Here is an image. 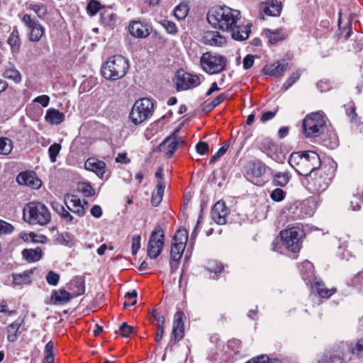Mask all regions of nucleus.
I'll use <instances>...</instances> for the list:
<instances>
[{
	"label": "nucleus",
	"instance_id": "obj_15",
	"mask_svg": "<svg viewBox=\"0 0 363 363\" xmlns=\"http://www.w3.org/2000/svg\"><path fill=\"white\" fill-rule=\"evenodd\" d=\"M289 63L284 60H279L274 63L266 65L263 68V72L266 75L274 77H281L288 68Z\"/></svg>",
	"mask_w": 363,
	"mask_h": 363
},
{
	"label": "nucleus",
	"instance_id": "obj_23",
	"mask_svg": "<svg viewBox=\"0 0 363 363\" xmlns=\"http://www.w3.org/2000/svg\"><path fill=\"white\" fill-rule=\"evenodd\" d=\"M68 289L73 298L83 294L85 291L84 281L81 277H76L70 281Z\"/></svg>",
	"mask_w": 363,
	"mask_h": 363
},
{
	"label": "nucleus",
	"instance_id": "obj_61",
	"mask_svg": "<svg viewBox=\"0 0 363 363\" xmlns=\"http://www.w3.org/2000/svg\"><path fill=\"white\" fill-rule=\"evenodd\" d=\"M53 348H54V344L52 342L50 341L48 342L45 347L44 352L45 356V357H51V359H54V354H53Z\"/></svg>",
	"mask_w": 363,
	"mask_h": 363
},
{
	"label": "nucleus",
	"instance_id": "obj_31",
	"mask_svg": "<svg viewBox=\"0 0 363 363\" xmlns=\"http://www.w3.org/2000/svg\"><path fill=\"white\" fill-rule=\"evenodd\" d=\"M22 321L16 320L11 323L7 328V339L9 342H15L19 334V329L21 326Z\"/></svg>",
	"mask_w": 363,
	"mask_h": 363
},
{
	"label": "nucleus",
	"instance_id": "obj_60",
	"mask_svg": "<svg viewBox=\"0 0 363 363\" xmlns=\"http://www.w3.org/2000/svg\"><path fill=\"white\" fill-rule=\"evenodd\" d=\"M243 68L248 69L251 68L254 64V56L252 55H247L243 59Z\"/></svg>",
	"mask_w": 363,
	"mask_h": 363
},
{
	"label": "nucleus",
	"instance_id": "obj_39",
	"mask_svg": "<svg viewBox=\"0 0 363 363\" xmlns=\"http://www.w3.org/2000/svg\"><path fill=\"white\" fill-rule=\"evenodd\" d=\"M4 77L13 81L15 83H19L21 81V74L18 70L13 67L6 68L4 72Z\"/></svg>",
	"mask_w": 363,
	"mask_h": 363
},
{
	"label": "nucleus",
	"instance_id": "obj_57",
	"mask_svg": "<svg viewBox=\"0 0 363 363\" xmlns=\"http://www.w3.org/2000/svg\"><path fill=\"white\" fill-rule=\"evenodd\" d=\"M13 227L4 221H0V234L10 233L13 231Z\"/></svg>",
	"mask_w": 363,
	"mask_h": 363
},
{
	"label": "nucleus",
	"instance_id": "obj_12",
	"mask_svg": "<svg viewBox=\"0 0 363 363\" xmlns=\"http://www.w3.org/2000/svg\"><path fill=\"white\" fill-rule=\"evenodd\" d=\"M65 203L68 210L79 217L85 215L86 207L82 205L80 199L76 195L67 194L65 196Z\"/></svg>",
	"mask_w": 363,
	"mask_h": 363
},
{
	"label": "nucleus",
	"instance_id": "obj_58",
	"mask_svg": "<svg viewBox=\"0 0 363 363\" xmlns=\"http://www.w3.org/2000/svg\"><path fill=\"white\" fill-rule=\"evenodd\" d=\"M151 315L157 321V328L164 327L165 318L163 315H159L156 309L152 310Z\"/></svg>",
	"mask_w": 363,
	"mask_h": 363
},
{
	"label": "nucleus",
	"instance_id": "obj_54",
	"mask_svg": "<svg viewBox=\"0 0 363 363\" xmlns=\"http://www.w3.org/2000/svg\"><path fill=\"white\" fill-rule=\"evenodd\" d=\"M87 11L91 14H96L100 9V4L95 1L91 0L87 5Z\"/></svg>",
	"mask_w": 363,
	"mask_h": 363
},
{
	"label": "nucleus",
	"instance_id": "obj_4",
	"mask_svg": "<svg viewBox=\"0 0 363 363\" xmlns=\"http://www.w3.org/2000/svg\"><path fill=\"white\" fill-rule=\"evenodd\" d=\"M334 172L331 167H318L306 177L307 189L313 193L325 191L334 177Z\"/></svg>",
	"mask_w": 363,
	"mask_h": 363
},
{
	"label": "nucleus",
	"instance_id": "obj_52",
	"mask_svg": "<svg viewBox=\"0 0 363 363\" xmlns=\"http://www.w3.org/2000/svg\"><path fill=\"white\" fill-rule=\"evenodd\" d=\"M141 236L139 235H133L132 238V254L135 255L140 248Z\"/></svg>",
	"mask_w": 363,
	"mask_h": 363
},
{
	"label": "nucleus",
	"instance_id": "obj_53",
	"mask_svg": "<svg viewBox=\"0 0 363 363\" xmlns=\"http://www.w3.org/2000/svg\"><path fill=\"white\" fill-rule=\"evenodd\" d=\"M270 196L272 200L279 202L284 199L285 192L281 189L277 188L272 192Z\"/></svg>",
	"mask_w": 363,
	"mask_h": 363
},
{
	"label": "nucleus",
	"instance_id": "obj_19",
	"mask_svg": "<svg viewBox=\"0 0 363 363\" xmlns=\"http://www.w3.org/2000/svg\"><path fill=\"white\" fill-rule=\"evenodd\" d=\"M203 42L211 46L222 47L226 43V39L218 31H206L203 36Z\"/></svg>",
	"mask_w": 363,
	"mask_h": 363
},
{
	"label": "nucleus",
	"instance_id": "obj_45",
	"mask_svg": "<svg viewBox=\"0 0 363 363\" xmlns=\"http://www.w3.org/2000/svg\"><path fill=\"white\" fill-rule=\"evenodd\" d=\"M61 150V145L58 143H54L48 149L49 157L51 162H55L57 157Z\"/></svg>",
	"mask_w": 363,
	"mask_h": 363
},
{
	"label": "nucleus",
	"instance_id": "obj_40",
	"mask_svg": "<svg viewBox=\"0 0 363 363\" xmlns=\"http://www.w3.org/2000/svg\"><path fill=\"white\" fill-rule=\"evenodd\" d=\"M348 350L359 357H363V337L349 345Z\"/></svg>",
	"mask_w": 363,
	"mask_h": 363
},
{
	"label": "nucleus",
	"instance_id": "obj_29",
	"mask_svg": "<svg viewBox=\"0 0 363 363\" xmlns=\"http://www.w3.org/2000/svg\"><path fill=\"white\" fill-rule=\"evenodd\" d=\"M33 274V270H26L20 274H13V281L15 285H24L29 284L31 283V275Z\"/></svg>",
	"mask_w": 363,
	"mask_h": 363
},
{
	"label": "nucleus",
	"instance_id": "obj_32",
	"mask_svg": "<svg viewBox=\"0 0 363 363\" xmlns=\"http://www.w3.org/2000/svg\"><path fill=\"white\" fill-rule=\"evenodd\" d=\"M22 255L28 262H34L41 258L42 250L40 247H36L35 249H26L23 250Z\"/></svg>",
	"mask_w": 363,
	"mask_h": 363
},
{
	"label": "nucleus",
	"instance_id": "obj_10",
	"mask_svg": "<svg viewBox=\"0 0 363 363\" xmlns=\"http://www.w3.org/2000/svg\"><path fill=\"white\" fill-rule=\"evenodd\" d=\"M303 232L298 228H291L280 233V237L283 244L286 247L293 252H296L301 248V238Z\"/></svg>",
	"mask_w": 363,
	"mask_h": 363
},
{
	"label": "nucleus",
	"instance_id": "obj_56",
	"mask_svg": "<svg viewBox=\"0 0 363 363\" xmlns=\"http://www.w3.org/2000/svg\"><path fill=\"white\" fill-rule=\"evenodd\" d=\"M208 145L206 142L200 141L196 145V152L201 155L207 154L208 152Z\"/></svg>",
	"mask_w": 363,
	"mask_h": 363
},
{
	"label": "nucleus",
	"instance_id": "obj_51",
	"mask_svg": "<svg viewBox=\"0 0 363 363\" xmlns=\"http://www.w3.org/2000/svg\"><path fill=\"white\" fill-rule=\"evenodd\" d=\"M60 276L53 271H50L47 274L46 281L50 285L56 286L58 284Z\"/></svg>",
	"mask_w": 363,
	"mask_h": 363
},
{
	"label": "nucleus",
	"instance_id": "obj_63",
	"mask_svg": "<svg viewBox=\"0 0 363 363\" xmlns=\"http://www.w3.org/2000/svg\"><path fill=\"white\" fill-rule=\"evenodd\" d=\"M278 111V108H277L274 111H265L262 113L261 117L262 122H266L272 118H273Z\"/></svg>",
	"mask_w": 363,
	"mask_h": 363
},
{
	"label": "nucleus",
	"instance_id": "obj_27",
	"mask_svg": "<svg viewBox=\"0 0 363 363\" xmlns=\"http://www.w3.org/2000/svg\"><path fill=\"white\" fill-rule=\"evenodd\" d=\"M45 119L52 125H59L65 120V114L57 109L51 108L48 111Z\"/></svg>",
	"mask_w": 363,
	"mask_h": 363
},
{
	"label": "nucleus",
	"instance_id": "obj_50",
	"mask_svg": "<svg viewBox=\"0 0 363 363\" xmlns=\"http://www.w3.org/2000/svg\"><path fill=\"white\" fill-rule=\"evenodd\" d=\"M301 73L298 71L294 72L284 84V89H289L299 79Z\"/></svg>",
	"mask_w": 363,
	"mask_h": 363
},
{
	"label": "nucleus",
	"instance_id": "obj_9",
	"mask_svg": "<svg viewBox=\"0 0 363 363\" xmlns=\"http://www.w3.org/2000/svg\"><path fill=\"white\" fill-rule=\"evenodd\" d=\"M164 234L160 226H157L152 232L147 245V256L150 259L157 258L164 247Z\"/></svg>",
	"mask_w": 363,
	"mask_h": 363
},
{
	"label": "nucleus",
	"instance_id": "obj_1",
	"mask_svg": "<svg viewBox=\"0 0 363 363\" xmlns=\"http://www.w3.org/2000/svg\"><path fill=\"white\" fill-rule=\"evenodd\" d=\"M241 17L239 10L227 6H215L207 13V21L216 29L228 31L238 23Z\"/></svg>",
	"mask_w": 363,
	"mask_h": 363
},
{
	"label": "nucleus",
	"instance_id": "obj_49",
	"mask_svg": "<svg viewBox=\"0 0 363 363\" xmlns=\"http://www.w3.org/2000/svg\"><path fill=\"white\" fill-rule=\"evenodd\" d=\"M79 189L85 196H91L95 194L94 189L88 183H82Z\"/></svg>",
	"mask_w": 363,
	"mask_h": 363
},
{
	"label": "nucleus",
	"instance_id": "obj_2",
	"mask_svg": "<svg viewBox=\"0 0 363 363\" xmlns=\"http://www.w3.org/2000/svg\"><path fill=\"white\" fill-rule=\"evenodd\" d=\"M320 163L319 155L313 151L295 152L289 159V164L298 174L305 177L320 167Z\"/></svg>",
	"mask_w": 363,
	"mask_h": 363
},
{
	"label": "nucleus",
	"instance_id": "obj_13",
	"mask_svg": "<svg viewBox=\"0 0 363 363\" xmlns=\"http://www.w3.org/2000/svg\"><path fill=\"white\" fill-rule=\"evenodd\" d=\"M230 213V210L226 206L225 203L219 201L215 203L211 211V217L213 220L219 225L226 223V217Z\"/></svg>",
	"mask_w": 363,
	"mask_h": 363
},
{
	"label": "nucleus",
	"instance_id": "obj_7",
	"mask_svg": "<svg viewBox=\"0 0 363 363\" xmlns=\"http://www.w3.org/2000/svg\"><path fill=\"white\" fill-rule=\"evenodd\" d=\"M225 57L211 52L203 53L200 58V65L203 72L208 74H216L225 70L227 65Z\"/></svg>",
	"mask_w": 363,
	"mask_h": 363
},
{
	"label": "nucleus",
	"instance_id": "obj_22",
	"mask_svg": "<svg viewBox=\"0 0 363 363\" xmlns=\"http://www.w3.org/2000/svg\"><path fill=\"white\" fill-rule=\"evenodd\" d=\"M73 298L72 295L65 289L55 290L51 296V301L55 305H65Z\"/></svg>",
	"mask_w": 363,
	"mask_h": 363
},
{
	"label": "nucleus",
	"instance_id": "obj_24",
	"mask_svg": "<svg viewBox=\"0 0 363 363\" xmlns=\"http://www.w3.org/2000/svg\"><path fill=\"white\" fill-rule=\"evenodd\" d=\"M52 209L60 216V218L66 223H72L74 217L70 214L69 211L66 210L62 204L57 201L51 203Z\"/></svg>",
	"mask_w": 363,
	"mask_h": 363
},
{
	"label": "nucleus",
	"instance_id": "obj_21",
	"mask_svg": "<svg viewBox=\"0 0 363 363\" xmlns=\"http://www.w3.org/2000/svg\"><path fill=\"white\" fill-rule=\"evenodd\" d=\"M228 31L231 33V36L234 40L242 41L248 38L251 30L250 25H238L236 23Z\"/></svg>",
	"mask_w": 363,
	"mask_h": 363
},
{
	"label": "nucleus",
	"instance_id": "obj_38",
	"mask_svg": "<svg viewBox=\"0 0 363 363\" xmlns=\"http://www.w3.org/2000/svg\"><path fill=\"white\" fill-rule=\"evenodd\" d=\"M189 10L188 4L182 2L175 7L174 15L178 20H182L187 16Z\"/></svg>",
	"mask_w": 363,
	"mask_h": 363
},
{
	"label": "nucleus",
	"instance_id": "obj_26",
	"mask_svg": "<svg viewBox=\"0 0 363 363\" xmlns=\"http://www.w3.org/2000/svg\"><path fill=\"white\" fill-rule=\"evenodd\" d=\"M265 172V165L260 161L255 162L249 164L247 174L253 177H260Z\"/></svg>",
	"mask_w": 363,
	"mask_h": 363
},
{
	"label": "nucleus",
	"instance_id": "obj_62",
	"mask_svg": "<svg viewBox=\"0 0 363 363\" xmlns=\"http://www.w3.org/2000/svg\"><path fill=\"white\" fill-rule=\"evenodd\" d=\"M163 25L169 33L175 34L177 32V28L174 23L171 21H166Z\"/></svg>",
	"mask_w": 363,
	"mask_h": 363
},
{
	"label": "nucleus",
	"instance_id": "obj_33",
	"mask_svg": "<svg viewBox=\"0 0 363 363\" xmlns=\"http://www.w3.org/2000/svg\"><path fill=\"white\" fill-rule=\"evenodd\" d=\"M184 245L172 242L171 247V258L174 261H178L182 257L184 250L185 249Z\"/></svg>",
	"mask_w": 363,
	"mask_h": 363
},
{
	"label": "nucleus",
	"instance_id": "obj_14",
	"mask_svg": "<svg viewBox=\"0 0 363 363\" xmlns=\"http://www.w3.org/2000/svg\"><path fill=\"white\" fill-rule=\"evenodd\" d=\"M281 4L278 0H267L260 4L259 12L262 18L263 14L270 16H278L281 13Z\"/></svg>",
	"mask_w": 363,
	"mask_h": 363
},
{
	"label": "nucleus",
	"instance_id": "obj_46",
	"mask_svg": "<svg viewBox=\"0 0 363 363\" xmlns=\"http://www.w3.org/2000/svg\"><path fill=\"white\" fill-rule=\"evenodd\" d=\"M133 332V328L129 325L126 322L122 323L119 327L118 333L123 337H128L130 334Z\"/></svg>",
	"mask_w": 363,
	"mask_h": 363
},
{
	"label": "nucleus",
	"instance_id": "obj_6",
	"mask_svg": "<svg viewBox=\"0 0 363 363\" xmlns=\"http://www.w3.org/2000/svg\"><path fill=\"white\" fill-rule=\"evenodd\" d=\"M326 118L322 111L308 114L303 121V133L306 138L318 137L325 129Z\"/></svg>",
	"mask_w": 363,
	"mask_h": 363
},
{
	"label": "nucleus",
	"instance_id": "obj_30",
	"mask_svg": "<svg viewBox=\"0 0 363 363\" xmlns=\"http://www.w3.org/2000/svg\"><path fill=\"white\" fill-rule=\"evenodd\" d=\"M264 33L270 44H275L279 40L286 38V35L283 32L281 28L274 30L267 29L264 30Z\"/></svg>",
	"mask_w": 363,
	"mask_h": 363
},
{
	"label": "nucleus",
	"instance_id": "obj_42",
	"mask_svg": "<svg viewBox=\"0 0 363 363\" xmlns=\"http://www.w3.org/2000/svg\"><path fill=\"white\" fill-rule=\"evenodd\" d=\"M162 145L164 147L167 145L166 148V156L167 157H171L177 148L178 147V143L176 141H173L172 138H167Z\"/></svg>",
	"mask_w": 363,
	"mask_h": 363
},
{
	"label": "nucleus",
	"instance_id": "obj_28",
	"mask_svg": "<svg viewBox=\"0 0 363 363\" xmlns=\"http://www.w3.org/2000/svg\"><path fill=\"white\" fill-rule=\"evenodd\" d=\"M312 290L313 292L318 294L322 298H329L335 292V289H328L325 286V284L321 281H315L312 284Z\"/></svg>",
	"mask_w": 363,
	"mask_h": 363
},
{
	"label": "nucleus",
	"instance_id": "obj_3",
	"mask_svg": "<svg viewBox=\"0 0 363 363\" xmlns=\"http://www.w3.org/2000/svg\"><path fill=\"white\" fill-rule=\"evenodd\" d=\"M129 68L128 61L122 55H116L110 57L102 65L101 75L107 80L116 81L123 78Z\"/></svg>",
	"mask_w": 363,
	"mask_h": 363
},
{
	"label": "nucleus",
	"instance_id": "obj_43",
	"mask_svg": "<svg viewBox=\"0 0 363 363\" xmlns=\"http://www.w3.org/2000/svg\"><path fill=\"white\" fill-rule=\"evenodd\" d=\"M29 9L33 11L38 17L42 19L44 18L48 13L47 6L43 4H30L29 6Z\"/></svg>",
	"mask_w": 363,
	"mask_h": 363
},
{
	"label": "nucleus",
	"instance_id": "obj_55",
	"mask_svg": "<svg viewBox=\"0 0 363 363\" xmlns=\"http://www.w3.org/2000/svg\"><path fill=\"white\" fill-rule=\"evenodd\" d=\"M345 106L347 107L346 113L348 116V117L351 118L352 121L356 120L357 115L355 112L354 104L351 101L348 104H347Z\"/></svg>",
	"mask_w": 363,
	"mask_h": 363
},
{
	"label": "nucleus",
	"instance_id": "obj_20",
	"mask_svg": "<svg viewBox=\"0 0 363 363\" xmlns=\"http://www.w3.org/2000/svg\"><path fill=\"white\" fill-rule=\"evenodd\" d=\"M130 33L136 38H145L150 35L149 26L140 21H132L128 26Z\"/></svg>",
	"mask_w": 363,
	"mask_h": 363
},
{
	"label": "nucleus",
	"instance_id": "obj_18",
	"mask_svg": "<svg viewBox=\"0 0 363 363\" xmlns=\"http://www.w3.org/2000/svg\"><path fill=\"white\" fill-rule=\"evenodd\" d=\"M184 314L182 311H177L174 316L172 335L175 342L180 341L184 335L183 318Z\"/></svg>",
	"mask_w": 363,
	"mask_h": 363
},
{
	"label": "nucleus",
	"instance_id": "obj_41",
	"mask_svg": "<svg viewBox=\"0 0 363 363\" xmlns=\"http://www.w3.org/2000/svg\"><path fill=\"white\" fill-rule=\"evenodd\" d=\"M13 149L12 141L7 138H0V154L9 155Z\"/></svg>",
	"mask_w": 363,
	"mask_h": 363
},
{
	"label": "nucleus",
	"instance_id": "obj_35",
	"mask_svg": "<svg viewBox=\"0 0 363 363\" xmlns=\"http://www.w3.org/2000/svg\"><path fill=\"white\" fill-rule=\"evenodd\" d=\"M8 43L10 45L12 51L18 52L20 49L21 41L18 31L14 29L8 38Z\"/></svg>",
	"mask_w": 363,
	"mask_h": 363
},
{
	"label": "nucleus",
	"instance_id": "obj_59",
	"mask_svg": "<svg viewBox=\"0 0 363 363\" xmlns=\"http://www.w3.org/2000/svg\"><path fill=\"white\" fill-rule=\"evenodd\" d=\"M269 357L267 355L262 354L250 359L245 363H268Z\"/></svg>",
	"mask_w": 363,
	"mask_h": 363
},
{
	"label": "nucleus",
	"instance_id": "obj_44",
	"mask_svg": "<svg viewBox=\"0 0 363 363\" xmlns=\"http://www.w3.org/2000/svg\"><path fill=\"white\" fill-rule=\"evenodd\" d=\"M188 240V232L185 229H179L177 230L174 238L173 242L177 243H182L186 245Z\"/></svg>",
	"mask_w": 363,
	"mask_h": 363
},
{
	"label": "nucleus",
	"instance_id": "obj_16",
	"mask_svg": "<svg viewBox=\"0 0 363 363\" xmlns=\"http://www.w3.org/2000/svg\"><path fill=\"white\" fill-rule=\"evenodd\" d=\"M16 181L21 185H25L34 189H39L42 185L41 180L31 172L20 173L16 177Z\"/></svg>",
	"mask_w": 363,
	"mask_h": 363
},
{
	"label": "nucleus",
	"instance_id": "obj_34",
	"mask_svg": "<svg viewBox=\"0 0 363 363\" xmlns=\"http://www.w3.org/2000/svg\"><path fill=\"white\" fill-rule=\"evenodd\" d=\"M290 175L288 172H277L274 174L272 180L275 186H285L290 180Z\"/></svg>",
	"mask_w": 363,
	"mask_h": 363
},
{
	"label": "nucleus",
	"instance_id": "obj_17",
	"mask_svg": "<svg viewBox=\"0 0 363 363\" xmlns=\"http://www.w3.org/2000/svg\"><path fill=\"white\" fill-rule=\"evenodd\" d=\"M86 170L94 172L99 178H102L106 172V164L104 162L94 157H90L84 163Z\"/></svg>",
	"mask_w": 363,
	"mask_h": 363
},
{
	"label": "nucleus",
	"instance_id": "obj_64",
	"mask_svg": "<svg viewBox=\"0 0 363 363\" xmlns=\"http://www.w3.org/2000/svg\"><path fill=\"white\" fill-rule=\"evenodd\" d=\"M35 101L40 104L43 106L46 107L49 104L50 97L47 95H41L38 96L35 99Z\"/></svg>",
	"mask_w": 363,
	"mask_h": 363
},
{
	"label": "nucleus",
	"instance_id": "obj_36",
	"mask_svg": "<svg viewBox=\"0 0 363 363\" xmlns=\"http://www.w3.org/2000/svg\"><path fill=\"white\" fill-rule=\"evenodd\" d=\"M300 271L303 279H309L313 274V264L308 260L304 261L300 267Z\"/></svg>",
	"mask_w": 363,
	"mask_h": 363
},
{
	"label": "nucleus",
	"instance_id": "obj_25",
	"mask_svg": "<svg viewBox=\"0 0 363 363\" xmlns=\"http://www.w3.org/2000/svg\"><path fill=\"white\" fill-rule=\"evenodd\" d=\"M165 184L162 180H159L156 186V191H153L151 198V203L153 206H158L161 203L164 192Z\"/></svg>",
	"mask_w": 363,
	"mask_h": 363
},
{
	"label": "nucleus",
	"instance_id": "obj_5",
	"mask_svg": "<svg viewBox=\"0 0 363 363\" xmlns=\"http://www.w3.org/2000/svg\"><path fill=\"white\" fill-rule=\"evenodd\" d=\"M23 217L30 225H45L51 220L48 208L41 202L28 203L23 209Z\"/></svg>",
	"mask_w": 363,
	"mask_h": 363
},
{
	"label": "nucleus",
	"instance_id": "obj_8",
	"mask_svg": "<svg viewBox=\"0 0 363 363\" xmlns=\"http://www.w3.org/2000/svg\"><path fill=\"white\" fill-rule=\"evenodd\" d=\"M154 110L152 100L143 98L137 100L132 107L130 118L135 125H139L152 116Z\"/></svg>",
	"mask_w": 363,
	"mask_h": 363
},
{
	"label": "nucleus",
	"instance_id": "obj_37",
	"mask_svg": "<svg viewBox=\"0 0 363 363\" xmlns=\"http://www.w3.org/2000/svg\"><path fill=\"white\" fill-rule=\"evenodd\" d=\"M44 34V28L41 24L35 26V27L29 30V40L33 42H38L40 40Z\"/></svg>",
	"mask_w": 363,
	"mask_h": 363
},
{
	"label": "nucleus",
	"instance_id": "obj_11",
	"mask_svg": "<svg viewBox=\"0 0 363 363\" xmlns=\"http://www.w3.org/2000/svg\"><path fill=\"white\" fill-rule=\"evenodd\" d=\"M200 84V79L197 75H194L184 70H179L176 76L177 89L186 90L196 87Z\"/></svg>",
	"mask_w": 363,
	"mask_h": 363
},
{
	"label": "nucleus",
	"instance_id": "obj_48",
	"mask_svg": "<svg viewBox=\"0 0 363 363\" xmlns=\"http://www.w3.org/2000/svg\"><path fill=\"white\" fill-rule=\"evenodd\" d=\"M21 20L28 30H30L31 28L35 27V26L39 24V23L37 21L31 18L30 15L27 13L23 15Z\"/></svg>",
	"mask_w": 363,
	"mask_h": 363
},
{
	"label": "nucleus",
	"instance_id": "obj_47",
	"mask_svg": "<svg viewBox=\"0 0 363 363\" xmlns=\"http://www.w3.org/2000/svg\"><path fill=\"white\" fill-rule=\"evenodd\" d=\"M207 269L211 272L218 274L223 271V266L220 262L214 260L208 263Z\"/></svg>",
	"mask_w": 363,
	"mask_h": 363
}]
</instances>
